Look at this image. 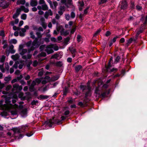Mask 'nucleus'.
Wrapping results in <instances>:
<instances>
[{
	"mask_svg": "<svg viewBox=\"0 0 147 147\" xmlns=\"http://www.w3.org/2000/svg\"><path fill=\"white\" fill-rule=\"evenodd\" d=\"M11 98H7L5 100L0 101V107L3 110H8L11 109V113L13 115H17L18 110V105L15 104L13 105L11 103Z\"/></svg>",
	"mask_w": 147,
	"mask_h": 147,
	"instance_id": "nucleus-1",
	"label": "nucleus"
},
{
	"mask_svg": "<svg viewBox=\"0 0 147 147\" xmlns=\"http://www.w3.org/2000/svg\"><path fill=\"white\" fill-rule=\"evenodd\" d=\"M23 45H19V51L20 54L22 56V57L23 59L28 60L30 59L32 57V55L30 54L28 50L30 49V48L27 50L26 49L23 48Z\"/></svg>",
	"mask_w": 147,
	"mask_h": 147,
	"instance_id": "nucleus-2",
	"label": "nucleus"
},
{
	"mask_svg": "<svg viewBox=\"0 0 147 147\" xmlns=\"http://www.w3.org/2000/svg\"><path fill=\"white\" fill-rule=\"evenodd\" d=\"M41 41L38 40L37 38H35L32 42L30 41L26 43V45L28 47H30V49L28 50L29 52L31 51L34 50L35 48L38 47L40 44Z\"/></svg>",
	"mask_w": 147,
	"mask_h": 147,
	"instance_id": "nucleus-3",
	"label": "nucleus"
},
{
	"mask_svg": "<svg viewBox=\"0 0 147 147\" xmlns=\"http://www.w3.org/2000/svg\"><path fill=\"white\" fill-rule=\"evenodd\" d=\"M80 88L82 90L83 92H84L85 90L86 91V92L85 94L84 102H87L89 100L87 97L91 95L90 92L91 88L89 84H88L87 86L81 85L80 86Z\"/></svg>",
	"mask_w": 147,
	"mask_h": 147,
	"instance_id": "nucleus-4",
	"label": "nucleus"
},
{
	"mask_svg": "<svg viewBox=\"0 0 147 147\" xmlns=\"http://www.w3.org/2000/svg\"><path fill=\"white\" fill-rule=\"evenodd\" d=\"M53 48H54L55 51H57L58 50V48L57 46H54V45L51 44L46 47L45 51L48 54H50L53 52V51L52 49Z\"/></svg>",
	"mask_w": 147,
	"mask_h": 147,
	"instance_id": "nucleus-5",
	"label": "nucleus"
},
{
	"mask_svg": "<svg viewBox=\"0 0 147 147\" xmlns=\"http://www.w3.org/2000/svg\"><path fill=\"white\" fill-rule=\"evenodd\" d=\"M22 89V87L19 86L18 84H15L13 85V88L11 89V92L13 93H17L21 91Z\"/></svg>",
	"mask_w": 147,
	"mask_h": 147,
	"instance_id": "nucleus-6",
	"label": "nucleus"
},
{
	"mask_svg": "<svg viewBox=\"0 0 147 147\" xmlns=\"http://www.w3.org/2000/svg\"><path fill=\"white\" fill-rule=\"evenodd\" d=\"M29 27L28 25H26L24 26V28L21 29V31L19 32V35L20 36H23L25 35L24 33L26 32V30L29 29Z\"/></svg>",
	"mask_w": 147,
	"mask_h": 147,
	"instance_id": "nucleus-7",
	"label": "nucleus"
},
{
	"mask_svg": "<svg viewBox=\"0 0 147 147\" xmlns=\"http://www.w3.org/2000/svg\"><path fill=\"white\" fill-rule=\"evenodd\" d=\"M55 122L54 120V118H53L52 119H50L47 121L45 122V124L48 125L50 127H51L52 125H53Z\"/></svg>",
	"mask_w": 147,
	"mask_h": 147,
	"instance_id": "nucleus-8",
	"label": "nucleus"
},
{
	"mask_svg": "<svg viewBox=\"0 0 147 147\" xmlns=\"http://www.w3.org/2000/svg\"><path fill=\"white\" fill-rule=\"evenodd\" d=\"M21 12V9L18 8L17 9L16 13L13 15V18L15 19L19 15Z\"/></svg>",
	"mask_w": 147,
	"mask_h": 147,
	"instance_id": "nucleus-9",
	"label": "nucleus"
},
{
	"mask_svg": "<svg viewBox=\"0 0 147 147\" xmlns=\"http://www.w3.org/2000/svg\"><path fill=\"white\" fill-rule=\"evenodd\" d=\"M121 7L122 9H124L127 8V4L126 1H122L121 2Z\"/></svg>",
	"mask_w": 147,
	"mask_h": 147,
	"instance_id": "nucleus-10",
	"label": "nucleus"
},
{
	"mask_svg": "<svg viewBox=\"0 0 147 147\" xmlns=\"http://www.w3.org/2000/svg\"><path fill=\"white\" fill-rule=\"evenodd\" d=\"M53 13L51 9H50L48 11L45 12V17L46 19H47L48 17L49 16H52Z\"/></svg>",
	"mask_w": 147,
	"mask_h": 147,
	"instance_id": "nucleus-11",
	"label": "nucleus"
},
{
	"mask_svg": "<svg viewBox=\"0 0 147 147\" xmlns=\"http://www.w3.org/2000/svg\"><path fill=\"white\" fill-rule=\"evenodd\" d=\"M14 46L13 45H11L9 47V48L7 50L11 53H15V50L13 49Z\"/></svg>",
	"mask_w": 147,
	"mask_h": 147,
	"instance_id": "nucleus-12",
	"label": "nucleus"
},
{
	"mask_svg": "<svg viewBox=\"0 0 147 147\" xmlns=\"http://www.w3.org/2000/svg\"><path fill=\"white\" fill-rule=\"evenodd\" d=\"M137 39H136V37H135V38H131L127 41V44H129L132 43L133 42H136Z\"/></svg>",
	"mask_w": 147,
	"mask_h": 147,
	"instance_id": "nucleus-13",
	"label": "nucleus"
},
{
	"mask_svg": "<svg viewBox=\"0 0 147 147\" xmlns=\"http://www.w3.org/2000/svg\"><path fill=\"white\" fill-rule=\"evenodd\" d=\"M20 57V56L19 54L16 53L14 55H12L11 56V58L14 60H16L18 59Z\"/></svg>",
	"mask_w": 147,
	"mask_h": 147,
	"instance_id": "nucleus-14",
	"label": "nucleus"
},
{
	"mask_svg": "<svg viewBox=\"0 0 147 147\" xmlns=\"http://www.w3.org/2000/svg\"><path fill=\"white\" fill-rule=\"evenodd\" d=\"M20 8L21 9V11H23L25 13H28L29 11L28 8H26L24 6H21Z\"/></svg>",
	"mask_w": 147,
	"mask_h": 147,
	"instance_id": "nucleus-15",
	"label": "nucleus"
},
{
	"mask_svg": "<svg viewBox=\"0 0 147 147\" xmlns=\"http://www.w3.org/2000/svg\"><path fill=\"white\" fill-rule=\"evenodd\" d=\"M37 5V1L35 0H32L30 3V5L32 7L36 6Z\"/></svg>",
	"mask_w": 147,
	"mask_h": 147,
	"instance_id": "nucleus-16",
	"label": "nucleus"
},
{
	"mask_svg": "<svg viewBox=\"0 0 147 147\" xmlns=\"http://www.w3.org/2000/svg\"><path fill=\"white\" fill-rule=\"evenodd\" d=\"M36 35L37 36L36 38H37L38 39V38L39 40L41 41L42 34L40 32H37L36 33Z\"/></svg>",
	"mask_w": 147,
	"mask_h": 147,
	"instance_id": "nucleus-17",
	"label": "nucleus"
},
{
	"mask_svg": "<svg viewBox=\"0 0 147 147\" xmlns=\"http://www.w3.org/2000/svg\"><path fill=\"white\" fill-rule=\"evenodd\" d=\"M82 68V66L81 65H79L75 66L74 69L76 71L78 72Z\"/></svg>",
	"mask_w": 147,
	"mask_h": 147,
	"instance_id": "nucleus-18",
	"label": "nucleus"
},
{
	"mask_svg": "<svg viewBox=\"0 0 147 147\" xmlns=\"http://www.w3.org/2000/svg\"><path fill=\"white\" fill-rule=\"evenodd\" d=\"M89 8L88 7H87L84 11V13L83 14H82L81 13L80 15V18H82L83 17L84 15H86L88 13V10Z\"/></svg>",
	"mask_w": 147,
	"mask_h": 147,
	"instance_id": "nucleus-19",
	"label": "nucleus"
},
{
	"mask_svg": "<svg viewBox=\"0 0 147 147\" xmlns=\"http://www.w3.org/2000/svg\"><path fill=\"white\" fill-rule=\"evenodd\" d=\"M59 77V76L58 75L53 76L51 78V81H54L57 80H58Z\"/></svg>",
	"mask_w": 147,
	"mask_h": 147,
	"instance_id": "nucleus-20",
	"label": "nucleus"
},
{
	"mask_svg": "<svg viewBox=\"0 0 147 147\" xmlns=\"http://www.w3.org/2000/svg\"><path fill=\"white\" fill-rule=\"evenodd\" d=\"M26 1L25 0H18L17 2V4L20 5V4L23 5L25 3Z\"/></svg>",
	"mask_w": 147,
	"mask_h": 147,
	"instance_id": "nucleus-21",
	"label": "nucleus"
},
{
	"mask_svg": "<svg viewBox=\"0 0 147 147\" xmlns=\"http://www.w3.org/2000/svg\"><path fill=\"white\" fill-rule=\"evenodd\" d=\"M143 30L141 29H140L138 30L136 32V35L135 37L136 39H137L138 36L142 32Z\"/></svg>",
	"mask_w": 147,
	"mask_h": 147,
	"instance_id": "nucleus-22",
	"label": "nucleus"
},
{
	"mask_svg": "<svg viewBox=\"0 0 147 147\" xmlns=\"http://www.w3.org/2000/svg\"><path fill=\"white\" fill-rule=\"evenodd\" d=\"M42 9L43 10H46L48 9V7L47 5L45 4L42 5Z\"/></svg>",
	"mask_w": 147,
	"mask_h": 147,
	"instance_id": "nucleus-23",
	"label": "nucleus"
},
{
	"mask_svg": "<svg viewBox=\"0 0 147 147\" xmlns=\"http://www.w3.org/2000/svg\"><path fill=\"white\" fill-rule=\"evenodd\" d=\"M60 32L61 34L62 35L66 36L68 34V33L67 31H64L63 30H62Z\"/></svg>",
	"mask_w": 147,
	"mask_h": 147,
	"instance_id": "nucleus-24",
	"label": "nucleus"
},
{
	"mask_svg": "<svg viewBox=\"0 0 147 147\" xmlns=\"http://www.w3.org/2000/svg\"><path fill=\"white\" fill-rule=\"evenodd\" d=\"M111 66V62L109 61L108 66L105 67L106 71H109V69Z\"/></svg>",
	"mask_w": 147,
	"mask_h": 147,
	"instance_id": "nucleus-25",
	"label": "nucleus"
},
{
	"mask_svg": "<svg viewBox=\"0 0 147 147\" xmlns=\"http://www.w3.org/2000/svg\"><path fill=\"white\" fill-rule=\"evenodd\" d=\"M55 65L57 66L61 67L63 64L62 62L61 61H58L55 63Z\"/></svg>",
	"mask_w": 147,
	"mask_h": 147,
	"instance_id": "nucleus-26",
	"label": "nucleus"
},
{
	"mask_svg": "<svg viewBox=\"0 0 147 147\" xmlns=\"http://www.w3.org/2000/svg\"><path fill=\"white\" fill-rule=\"evenodd\" d=\"M9 5V4H6V3L4 2H3L1 3V5L4 7V8L7 7Z\"/></svg>",
	"mask_w": 147,
	"mask_h": 147,
	"instance_id": "nucleus-27",
	"label": "nucleus"
},
{
	"mask_svg": "<svg viewBox=\"0 0 147 147\" xmlns=\"http://www.w3.org/2000/svg\"><path fill=\"white\" fill-rule=\"evenodd\" d=\"M27 114V110L26 109H24L22 110L21 112V114L22 115H25Z\"/></svg>",
	"mask_w": 147,
	"mask_h": 147,
	"instance_id": "nucleus-28",
	"label": "nucleus"
},
{
	"mask_svg": "<svg viewBox=\"0 0 147 147\" xmlns=\"http://www.w3.org/2000/svg\"><path fill=\"white\" fill-rule=\"evenodd\" d=\"M5 59V56L4 55L2 56L0 58V62L3 63Z\"/></svg>",
	"mask_w": 147,
	"mask_h": 147,
	"instance_id": "nucleus-29",
	"label": "nucleus"
},
{
	"mask_svg": "<svg viewBox=\"0 0 147 147\" xmlns=\"http://www.w3.org/2000/svg\"><path fill=\"white\" fill-rule=\"evenodd\" d=\"M27 17L26 14L25 13L23 14L21 16V19L23 20H25L26 19Z\"/></svg>",
	"mask_w": 147,
	"mask_h": 147,
	"instance_id": "nucleus-30",
	"label": "nucleus"
},
{
	"mask_svg": "<svg viewBox=\"0 0 147 147\" xmlns=\"http://www.w3.org/2000/svg\"><path fill=\"white\" fill-rule=\"evenodd\" d=\"M17 41L16 39H13L10 40V42L13 44H16L17 43Z\"/></svg>",
	"mask_w": 147,
	"mask_h": 147,
	"instance_id": "nucleus-31",
	"label": "nucleus"
},
{
	"mask_svg": "<svg viewBox=\"0 0 147 147\" xmlns=\"http://www.w3.org/2000/svg\"><path fill=\"white\" fill-rule=\"evenodd\" d=\"M65 17L66 20L68 21L70 20L71 17L69 14H65Z\"/></svg>",
	"mask_w": 147,
	"mask_h": 147,
	"instance_id": "nucleus-32",
	"label": "nucleus"
},
{
	"mask_svg": "<svg viewBox=\"0 0 147 147\" xmlns=\"http://www.w3.org/2000/svg\"><path fill=\"white\" fill-rule=\"evenodd\" d=\"M44 79L45 80H47V81L48 82L51 81V78L49 76H46Z\"/></svg>",
	"mask_w": 147,
	"mask_h": 147,
	"instance_id": "nucleus-33",
	"label": "nucleus"
},
{
	"mask_svg": "<svg viewBox=\"0 0 147 147\" xmlns=\"http://www.w3.org/2000/svg\"><path fill=\"white\" fill-rule=\"evenodd\" d=\"M12 86L10 85H9L7 86L6 88V90L7 91H9L10 90L12 89Z\"/></svg>",
	"mask_w": 147,
	"mask_h": 147,
	"instance_id": "nucleus-34",
	"label": "nucleus"
},
{
	"mask_svg": "<svg viewBox=\"0 0 147 147\" xmlns=\"http://www.w3.org/2000/svg\"><path fill=\"white\" fill-rule=\"evenodd\" d=\"M69 50L72 54L75 53L76 51V49L73 48H69Z\"/></svg>",
	"mask_w": 147,
	"mask_h": 147,
	"instance_id": "nucleus-35",
	"label": "nucleus"
},
{
	"mask_svg": "<svg viewBox=\"0 0 147 147\" xmlns=\"http://www.w3.org/2000/svg\"><path fill=\"white\" fill-rule=\"evenodd\" d=\"M4 63H3L2 65H0V69H1V71L4 72H5V69L3 68Z\"/></svg>",
	"mask_w": 147,
	"mask_h": 147,
	"instance_id": "nucleus-36",
	"label": "nucleus"
},
{
	"mask_svg": "<svg viewBox=\"0 0 147 147\" xmlns=\"http://www.w3.org/2000/svg\"><path fill=\"white\" fill-rule=\"evenodd\" d=\"M107 0H100L98 3V4L100 5L105 3L107 2Z\"/></svg>",
	"mask_w": 147,
	"mask_h": 147,
	"instance_id": "nucleus-37",
	"label": "nucleus"
},
{
	"mask_svg": "<svg viewBox=\"0 0 147 147\" xmlns=\"http://www.w3.org/2000/svg\"><path fill=\"white\" fill-rule=\"evenodd\" d=\"M1 115L2 116H6L7 115V112L3 111L1 113Z\"/></svg>",
	"mask_w": 147,
	"mask_h": 147,
	"instance_id": "nucleus-38",
	"label": "nucleus"
},
{
	"mask_svg": "<svg viewBox=\"0 0 147 147\" xmlns=\"http://www.w3.org/2000/svg\"><path fill=\"white\" fill-rule=\"evenodd\" d=\"M75 16L76 15L75 13L73 11L71 12L70 14L71 18H74L75 17Z\"/></svg>",
	"mask_w": 147,
	"mask_h": 147,
	"instance_id": "nucleus-39",
	"label": "nucleus"
},
{
	"mask_svg": "<svg viewBox=\"0 0 147 147\" xmlns=\"http://www.w3.org/2000/svg\"><path fill=\"white\" fill-rule=\"evenodd\" d=\"M11 79V78L10 76L5 77L4 78V80L5 81L8 82Z\"/></svg>",
	"mask_w": 147,
	"mask_h": 147,
	"instance_id": "nucleus-40",
	"label": "nucleus"
},
{
	"mask_svg": "<svg viewBox=\"0 0 147 147\" xmlns=\"http://www.w3.org/2000/svg\"><path fill=\"white\" fill-rule=\"evenodd\" d=\"M13 97L14 99H13L12 100V102L13 103H14L16 102V99L18 98L17 96L16 95H14Z\"/></svg>",
	"mask_w": 147,
	"mask_h": 147,
	"instance_id": "nucleus-41",
	"label": "nucleus"
},
{
	"mask_svg": "<svg viewBox=\"0 0 147 147\" xmlns=\"http://www.w3.org/2000/svg\"><path fill=\"white\" fill-rule=\"evenodd\" d=\"M30 37L33 39H35V36L33 32H31L30 33Z\"/></svg>",
	"mask_w": 147,
	"mask_h": 147,
	"instance_id": "nucleus-42",
	"label": "nucleus"
},
{
	"mask_svg": "<svg viewBox=\"0 0 147 147\" xmlns=\"http://www.w3.org/2000/svg\"><path fill=\"white\" fill-rule=\"evenodd\" d=\"M47 1L51 7L52 8H54L52 1L50 0H47Z\"/></svg>",
	"mask_w": 147,
	"mask_h": 147,
	"instance_id": "nucleus-43",
	"label": "nucleus"
},
{
	"mask_svg": "<svg viewBox=\"0 0 147 147\" xmlns=\"http://www.w3.org/2000/svg\"><path fill=\"white\" fill-rule=\"evenodd\" d=\"M120 58L119 56H117L115 59V63H117L119 62Z\"/></svg>",
	"mask_w": 147,
	"mask_h": 147,
	"instance_id": "nucleus-44",
	"label": "nucleus"
},
{
	"mask_svg": "<svg viewBox=\"0 0 147 147\" xmlns=\"http://www.w3.org/2000/svg\"><path fill=\"white\" fill-rule=\"evenodd\" d=\"M41 25L45 29L47 26V25L45 22L44 23H41Z\"/></svg>",
	"mask_w": 147,
	"mask_h": 147,
	"instance_id": "nucleus-45",
	"label": "nucleus"
},
{
	"mask_svg": "<svg viewBox=\"0 0 147 147\" xmlns=\"http://www.w3.org/2000/svg\"><path fill=\"white\" fill-rule=\"evenodd\" d=\"M69 38H67L65 39L64 41V43H65V44L67 45L68 44V43L69 42Z\"/></svg>",
	"mask_w": 147,
	"mask_h": 147,
	"instance_id": "nucleus-46",
	"label": "nucleus"
},
{
	"mask_svg": "<svg viewBox=\"0 0 147 147\" xmlns=\"http://www.w3.org/2000/svg\"><path fill=\"white\" fill-rule=\"evenodd\" d=\"M117 70V69L116 68H113L111 69H109V71H107V72H116Z\"/></svg>",
	"mask_w": 147,
	"mask_h": 147,
	"instance_id": "nucleus-47",
	"label": "nucleus"
},
{
	"mask_svg": "<svg viewBox=\"0 0 147 147\" xmlns=\"http://www.w3.org/2000/svg\"><path fill=\"white\" fill-rule=\"evenodd\" d=\"M36 83L35 80H34L32 81V83L31 85V86L32 87H34L36 85Z\"/></svg>",
	"mask_w": 147,
	"mask_h": 147,
	"instance_id": "nucleus-48",
	"label": "nucleus"
},
{
	"mask_svg": "<svg viewBox=\"0 0 147 147\" xmlns=\"http://www.w3.org/2000/svg\"><path fill=\"white\" fill-rule=\"evenodd\" d=\"M36 83L38 84H40L41 82V80L40 79L38 78H36L35 80Z\"/></svg>",
	"mask_w": 147,
	"mask_h": 147,
	"instance_id": "nucleus-49",
	"label": "nucleus"
},
{
	"mask_svg": "<svg viewBox=\"0 0 147 147\" xmlns=\"http://www.w3.org/2000/svg\"><path fill=\"white\" fill-rule=\"evenodd\" d=\"M24 94L22 92L20 93L18 95V97L22 99L23 98Z\"/></svg>",
	"mask_w": 147,
	"mask_h": 147,
	"instance_id": "nucleus-50",
	"label": "nucleus"
},
{
	"mask_svg": "<svg viewBox=\"0 0 147 147\" xmlns=\"http://www.w3.org/2000/svg\"><path fill=\"white\" fill-rule=\"evenodd\" d=\"M59 9L61 11H64L65 10V8L64 6H61L59 7Z\"/></svg>",
	"mask_w": 147,
	"mask_h": 147,
	"instance_id": "nucleus-51",
	"label": "nucleus"
},
{
	"mask_svg": "<svg viewBox=\"0 0 147 147\" xmlns=\"http://www.w3.org/2000/svg\"><path fill=\"white\" fill-rule=\"evenodd\" d=\"M62 39V37L61 36H58L57 38V42H60V41Z\"/></svg>",
	"mask_w": 147,
	"mask_h": 147,
	"instance_id": "nucleus-52",
	"label": "nucleus"
},
{
	"mask_svg": "<svg viewBox=\"0 0 147 147\" xmlns=\"http://www.w3.org/2000/svg\"><path fill=\"white\" fill-rule=\"evenodd\" d=\"M101 31L100 29H99L97 31L94 35V36H96Z\"/></svg>",
	"mask_w": 147,
	"mask_h": 147,
	"instance_id": "nucleus-53",
	"label": "nucleus"
},
{
	"mask_svg": "<svg viewBox=\"0 0 147 147\" xmlns=\"http://www.w3.org/2000/svg\"><path fill=\"white\" fill-rule=\"evenodd\" d=\"M40 97L41 99H47L48 98V97L47 96L40 95Z\"/></svg>",
	"mask_w": 147,
	"mask_h": 147,
	"instance_id": "nucleus-54",
	"label": "nucleus"
},
{
	"mask_svg": "<svg viewBox=\"0 0 147 147\" xmlns=\"http://www.w3.org/2000/svg\"><path fill=\"white\" fill-rule=\"evenodd\" d=\"M13 29L14 30H20V28L19 27H17L16 26H14L13 27Z\"/></svg>",
	"mask_w": 147,
	"mask_h": 147,
	"instance_id": "nucleus-55",
	"label": "nucleus"
},
{
	"mask_svg": "<svg viewBox=\"0 0 147 147\" xmlns=\"http://www.w3.org/2000/svg\"><path fill=\"white\" fill-rule=\"evenodd\" d=\"M117 38L118 37L117 36L114 37L112 39L111 41L113 42V43L115 42L116 41V40Z\"/></svg>",
	"mask_w": 147,
	"mask_h": 147,
	"instance_id": "nucleus-56",
	"label": "nucleus"
},
{
	"mask_svg": "<svg viewBox=\"0 0 147 147\" xmlns=\"http://www.w3.org/2000/svg\"><path fill=\"white\" fill-rule=\"evenodd\" d=\"M77 41L78 42H80L81 40V36L79 35H78L77 36Z\"/></svg>",
	"mask_w": 147,
	"mask_h": 147,
	"instance_id": "nucleus-57",
	"label": "nucleus"
},
{
	"mask_svg": "<svg viewBox=\"0 0 147 147\" xmlns=\"http://www.w3.org/2000/svg\"><path fill=\"white\" fill-rule=\"evenodd\" d=\"M40 4H45V2L44 0H40L39 1Z\"/></svg>",
	"mask_w": 147,
	"mask_h": 147,
	"instance_id": "nucleus-58",
	"label": "nucleus"
},
{
	"mask_svg": "<svg viewBox=\"0 0 147 147\" xmlns=\"http://www.w3.org/2000/svg\"><path fill=\"white\" fill-rule=\"evenodd\" d=\"M53 4L54 7L56 8L57 6L58 5V3L56 1H54L53 2Z\"/></svg>",
	"mask_w": 147,
	"mask_h": 147,
	"instance_id": "nucleus-59",
	"label": "nucleus"
},
{
	"mask_svg": "<svg viewBox=\"0 0 147 147\" xmlns=\"http://www.w3.org/2000/svg\"><path fill=\"white\" fill-rule=\"evenodd\" d=\"M52 22L53 24H57V22L56 21V20L54 19H52Z\"/></svg>",
	"mask_w": 147,
	"mask_h": 147,
	"instance_id": "nucleus-60",
	"label": "nucleus"
},
{
	"mask_svg": "<svg viewBox=\"0 0 147 147\" xmlns=\"http://www.w3.org/2000/svg\"><path fill=\"white\" fill-rule=\"evenodd\" d=\"M38 62L36 61H34L33 65L34 67H36L37 65Z\"/></svg>",
	"mask_w": 147,
	"mask_h": 147,
	"instance_id": "nucleus-61",
	"label": "nucleus"
},
{
	"mask_svg": "<svg viewBox=\"0 0 147 147\" xmlns=\"http://www.w3.org/2000/svg\"><path fill=\"white\" fill-rule=\"evenodd\" d=\"M79 3L80 5V6L81 7H83L84 6V2L83 1H80L79 2Z\"/></svg>",
	"mask_w": 147,
	"mask_h": 147,
	"instance_id": "nucleus-62",
	"label": "nucleus"
},
{
	"mask_svg": "<svg viewBox=\"0 0 147 147\" xmlns=\"http://www.w3.org/2000/svg\"><path fill=\"white\" fill-rule=\"evenodd\" d=\"M32 28L34 30H36L38 29V28L35 25H33L32 26Z\"/></svg>",
	"mask_w": 147,
	"mask_h": 147,
	"instance_id": "nucleus-63",
	"label": "nucleus"
},
{
	"mask_svg": "<svg viewBox=\"0 0 147 147\" xmlns=\"http://www.w3.org/2000/svg\"><path fill=\"white\" fill-rule=\"evenodd\" d=\"M51 40L54 42H56L57 41L56 38L54 37H52L51 39Z\"/></svg>",
	"mask_w": 147,
	"mask_h": 147,
	"instance_id": "nucleus-64",
	"label": "nucleus"
}]
</instances>
